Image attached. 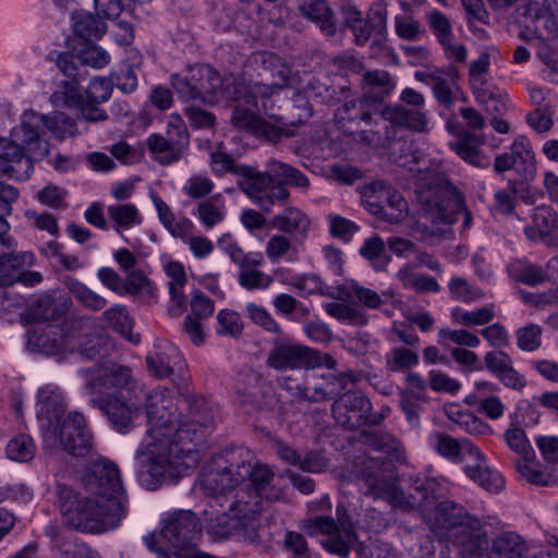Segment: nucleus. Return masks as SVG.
<instances>
[{
    "label": "nucleus",
    "mask_w": 558,
    "mask_h": 558,
    "mask_svg": "<svg viewBox=\"0 0 558 558\" xmlns=\"http://www.w3.org/2000/svg\"><path fill=\"white\" fill-rule=\"evenodd\" d=\"M12 248H0V275L14 274L34 264L35 257L31 252H15Z\"/></svg>",
    "instance_id": "54"
},
{
    "label": "nucleus",
    "mask_w": 558,
    "mask_h": 558,
    "mask_svg": "<svg viewBox=\"0 0 558 558\" xmlns=\"http://www.w3.org/2000/svg\"><path fill=\"white\" fill-rule=\"evenodd\" d=\"M478 558H543L532 554L531 543L512 530L495 534L489 541L488 548Z\"/></svg>",
    "instance_id": "23"
},
{
    "label": "nucleus",
    "mask_w": 558,
    "mask_h": 558,
    "mask_svg": "<svg viewBox=\"0 0 558 558\" xmlns=\"http://www.w3.org/2000/svg\"><path fill=\"white\" fill-rule=\"evenodd\" d=\"M312 349L298 343H281L269 353L267 364L275 369L308 368Z\"/></svg>",
    "instance_id": "28"
},
{
    "label": "nucleus",
    "mask_w": 558,
    "mask_h": 558,
    "mask_svg": "<svg viewBox=\"0 0 558 558\" xmlns=\"http://www.w3.org/2000/svg\"><path fill=\"white\" fill-rule=\"evenodd\" d=\"M41 118L43 126L59 141H63L66 137H74L78 133L75 121L64 112L52 111L48 114H41Z\"/></svg>",
    "instance_id": "47"
},
{
    "label": "nucleus",
    "mask_w": 558,
    "mask_h": 558,
    "mask_svg": "<svg viewBox=\"0 0 558 558\" xmlns=\"http://www.w3.org/2000/svg\"><path fill=\"white\" fill-rule=\"evenodd\" d=\"M530 238L537 236L547 244L558 238V215L549 207H537L532 217V227L525 229Z\"/></svg>",
    "instance_id": "34"
},
{
    "label": "nucleus",
    "mask_w": 558,
    "mask_h": 558,
    "mask_svg": "<svg viewBox=\"0 0 558 558\" xmlns=\"http://www.w3.org/2000/svg\"><path fill=\"white\" fill-rule=\"evenodd\" d=\"M100 409L111 425L120 433H125L132 426L133 418L138 414L141 404L132 395L113 396L111 399L92 403Z\"/></svg>",
    "instance_id": "26"
},
{
    "label": "nucleus",
    "mask_w": 558,
    "mask_h": 558,
    "mask_svg": "<svg viewBox=\"0 0 558 558\" xmlns=\"http://www.w3.org/2000/svg\"><path fill=\"white\" fill-rule=\"evenodd\" d=\"M146 366L150 376L163 379L173 374L175 367L183 366L179 349L168 340H157L146 355Z\"/></svg>",
    "instance_id": "25"
},
{
    "label": "nucleus",
    "mask_w": 558,
    "mask_h": 558,
    "mask_svg": "<svg viewBox=\"0 0 558 558\" xmlns=\"http://www.w3.org/2000/svg\"><path fill=\"white\" fill-rule=\"evenodd\" d=\"M400 405L404 411L408 420L414 423L418 418V410L421 405L427 401L425 392L415 391L413 389H400Z\"/></svg>",
    "instance_id": "62"
},
{
    "label": "nucleus",
    "mask_w": 558,
    "mask_h": 558,
    "mask_svg": "<svg viewBox=\"0 0 558 558\" xmlns=\"http://www.w3.org/2000/svg\"><path fill=\"white\" fill-rule=\"evenodd\" d=\"M221 250L239 266H260L263 257L259 254L245 253L242 247L234 241L230 234H225L218 240Z\"/></svg>",
    "instance_id": "49"
},
{
    "label": "nucleus",
    "mask_w": 558,
    "mask_h": 558,
    "mask_svg": "<svg viewBox=\"0 0 558 558\" xmlns=\"http://www.w3.org/2000/svg\"><path fill=\"white\" fill-rule=\"evenodd\" d=\"M41 126V114L28 110L22 114L20 125L11 132V138L34 160H40L49 154V143L43 140L39 133Z\"/></svg>",
    "instance_id": "19"
},
{
    "label": "nucleus",
    "mask_w": 558,
    "mask_h": 558,
    "mask_svg": "<svg viewBox=\"0 0 558 558\" xmlns=\"http://www.w3.org/2000/svg\"><path fill=\"white\" fill-rule=\"evenodd\" d=\"M88 495L63 484L57 494L63 524L74 531L99 534L114 529L125 517L126 496L117 465L101 460L93 463L82 478Z\"/></svg>",
    "instance_id": "2"
},
{
    "label": "nucleus",
    "mask_w": 558,
    "mask_h": 558,
    "mask_svg": "<svg viewBox=\"0 0 558 558\" xmlns=\"http://www.w3.org/2000/svg\"><path fill=\"white\" fill-rule=\"evenodd\" d=\"M323 383L316 384L312 388L311 402H320L333 398L345 389L349 381L359 380V375L353 372L335 373L328 372L322 375Z\"/></svg>",
    "instance_id": "32"
},
{
    "label": "nucleus",
    "mask_w": 558,
    "mask_h": 558,
    "mask_svg": "<svg viewBox=\"0 0 558 558\" xmlns=\"http://www.w3.org/2000/svg\"><path fill=\"white\" fill-rule=\"evenodd\" d=\"M303 529L312 535L326 534L324 547L341 557H347L350 553V546L354 539V534L350 527L344 525L341 529L328 517H315L303 522Z\"/></svg>",
    "instance_id": "20"
},
{
    "label": "nucleus",
    "mask_w": 558,
    "mask_h": 558,
    "mask_svg": "<svg viewBox=\"0 0 558 558\" xmlns=\"http://www.w3.org/2000/svg\"><path fill=\"white\" fill-rule=\"evenodd\" d=\"M447 128L457 137L449 146L460 158L477 168L487 167L486 158L481 155V147L484 145L481 135L466 131L454 122H448Z\"/></svg>",
    "instance_id": "27"
},
{
    "label": "nucleus",
    "mask_w": 558,
    "mask_h": 558,
    "mask_svg": "<svg viewBox=\"0 0 558 558\" xmlns=\"http://www.w3.org/2000/svg\"><path fill=\"white\" fill-rule=\"evenodd\" d=\"M359 481L364 495L374 499H385L392 507L400 509L410 507V501L399 487L397 475L386 463L374 458L367 460L359 475Z\"/></svg>",
    "instance_id": "11"
},
{
    "label": "nucleus",
    "mask_w": 558,
    "mask_h": 558,
    "mask_svg": "<svg viewBox=\"0 0 558 558\" xmlns=\"http://www.w3.org/2000/svg\"><path fill=\"white\" fill-rule=\"evenodd\" d=\"M181 403L189 411L184 421L178 420L179 404L169 390L154 389L147 395L149 428L135 454L138 480L147 489L175 480L197 464V448L213 423V411L198 397H186Z\"/></svg>",
    "instance_id": "1"
},
{
    "label": "nucleus",
    "mask_w": 558,
    "mask_h": 558,
    "mask_svg": "<svg viewBox=\"0 0 558 558\" xmlns=\"http://www.w3.org/2000/svg\"><path fill=\"white\" fill-rule=\"evenodd\" d=\"M364 442L374 450L387 454L393 461L403 462L405 459L402 444L390 434L384 432L366 433Z\"/></svg>",
    "instance_id": "42"
},
{
    "label": "nucleus",
    "mask_w": 558,
    "mask_h": 558,
    "mask_svg": "<svg viewBox=\"0 0 558 558\" xmlns=\"http://www.w3.org/2000/svg\"><path fill=\"white\" fill-rule=\"evenodd\" d=\"M363 96L373 104H378L395 88L391 75L384 70L367 71L362 78Z\"/></svg>",
    "instance_id": "35"
},
{
    "label": "nucleus",
    "mask_w": 558,
    "mask_h": 558,
    "mask_svg": "<svg viewBox=\"0 0 558 558\" xmlns=\"http://www.w3.org/2000/svg\"><path fill=\"white\" fill-rule=\"evenodd\" d=\"M339 300L355 298L368 308H378L383 304L381 296L374 290L360 286L355 281H345L339 286Z\"/></svg>",
    "instance_id": "48"
},
{
    "label": "nucleus",
    "mask_w": 558,
    "mask_h": 558,
    "mask_svg": "<svg viewBox=\"0 0 558 558\" xmlns=\"http://www.w3.org/2000/svg\"><path fill=\"white\" fill-rule=\"evenodd\" d=\"M459 76V70L453 64L444 68L427 66L414 73V78L429 85L435 99L445 107H450L460 92Z\"/></svg>",
    "instance_id": "18"
},
{
    "label": "nucleus",
    "mask_w": 558,
    "mask_h": 558,
    "mask_svg": "<svg viewBox=\"0 0 558 558\" xmlns=\"http://www.w3.org/2000/svg\"><path fill=\"white\" fill-rule=\"evenodd\" d=\"M417 364V353L404 347L393 348L386 354V368L389 372H405Z\"/></svg>",
    "instance_id": "57"
},
{
    "label": "nucleus",
    "mask_w": 558,
    "mask_h": 558,
    "mask_svg": "<svg viewBox=\"0 0 558 558\" xmlns=\"http://www.w3.org/2000/svg\"><path fill=\"white\" fill-rule=\"evenodd\" d=\"M271 225L284 233L305 235L310 230L311 220L299 208L287 207L272 218Z\"/></svg>",
    "instance_id": "40"
},
{
    "label": "nucleus",
    "mask_w": 558,
    "mask_h": 558,
    "mask_svg": "<svg viewBox=\"0 0 558 558\" xmlns=\"http://www.w3.org/2000/svg\"><path fill=\"white\" fill-rule=\"evenodd\" d=\"M468 460L473 463H466L464 473L473 482L488 492L498 493L504 488L505 482L499 473L490 471L486 460L476 446V453H469Z\"/></svg>",
    "instance_id": "29"
},
{
    "label": "nucleus",
    "mask_w": 558,
    "mask_h": 558,
    "mask_svg": "<svg viewBox=\"0 0 558 558\" xmlns=\"http://www.w3.org/2000/svg\"><path fill=\"white\" fill-rule=\"evenodd\" d=\"M264 62L270 64L272 80L269 83H255L253 85L247 83V86H250L255 95V101L257 100V96L268 98L278 93L288 85L291 76V69L279 58L269 54L267 59H264Z\"/></svg>",
    "instance_id": "31"
},
{
    "label": "nucleus",
    "mask_w": 558,
    "mask_h": 558,
    "mask_svg": "<svg viewBox=\"0 0 558 558\" xmlns=\"http://www.w3.org/2000/svg\"><path fill=\"white\" fill-rule=\"evenodd\" d=\"M510 155L514 161V170L525 180L532 179L536 167L530 142L525 137L517 138L511 145Z\"/></svg>",
    "instance_id": "41"
},
{
    "label": "nucleus",
    "mask_w": 558,
    "mask_h": 558,
    "mask_svg": "<svg viewBox=\"0 0 558 558\" xmlns=\"http://www.w3.org/2000/svg\"><path fill=\"white\" fill-rule=\"evenodd\" d=\"M50 101L54 107L77 108L83 101L77 83L74 81L64 83L63 89L52 94Z\"/></svg>",
    "instance_id": "64"
},
{
    "label": "nucleus",
    "mask_w": 558,
    "mask_h": 558,
    "mask_svg": "<svg viewBox=\"0 0 558 558\" xmlns=\"http://www.w3.org/2000/svg\"><path fill=\"white\" fill-rule=\"evenodd\" d=\"M68 312L65 302H58L50 295H41L28 307V316L33 320H54Z\"/></svg>",
    "instance_id": "45"
},
{
    "label": "nucleus",
    "mask_w": 558,
    "mask_h": 558,
    "mask_svg": "<svg viewBox=\"0 0 558 558\" xmlns=\"http://www.w3.org/2000/svg\"><path fill=\"white\" fill-rule=\"evenodd\" d=\"M451 317L456 323L465 327L482 326L493 320L495 313L492 307H481L470 312L453 308Z\"/></svg>",
    "instance_id": "60"
},
{
    "label": "nucleus",
    "mask_w": 558,
    "mask_h": 558,
    "mask_svg": "<svg viewBox=\"0 0 558 558\" xmlns=\"http://www.w3.org/2000/svg\"><path fill=\"white\" fill-rule=\"evenodd\" d=\"M211 170L215 174L222 177L230 172L238 177L239 189L252 201L265 202V198L257 195L260 192L264 178L258 170L251 166L235 163L233 158L226 153L216 151L210 155Z\"/></svg>",
    "instance_id": "17"
},
{
    "label": "nucleus",
    "mask_w": 558,
    "mask_h": 558,
    "mask_svg": "<svg viewBox=\"0 0 558 558\" xmlns=\"http://www.w3.org/2000/svg\"><path fill=\"white\" fill-rule=\"evenodd\" d=\"M445 413L451 422L456 423L468 434L474 436H487L493 434V429L487 423L472 413L461 410L458 404H447L445 407Z\"/></svg>",
    "instance_id": "38"
},
{
    "label": "nucleus",
    "mask_w": 558,
    "mask_h": 558,
    "mask_svg": "<svg viewBox=\"0 0 558 558\" xmlns=\"http://www.w3.org/2000/svg\"><path fill=\"white\" fill-rule=\"evenodd\" d=\"M81 375L90 403L101 402L113 396L132 395L136 386L129 367L111 362L83 368Z\"/></svg>",
    "instance_id": "8"
},
{
    "label": "nucleus",
    "mask_w": 558,
    "mask_h": 558,
    "mask_svg": "<svg viewBox=\"0 0 558 558\" xmlns=\"http://www.w3.org/2000/svg\"><path fill=\"white\" fill-rule=\"evenodd\" d=\"M430 441L439 456L454 463L468 461L469 453H476V446L466 438L456 439L447 434L436 433Z\"/></svg>",
    "instance_id": "30"
},
{
    "label": "nucleus",
    "mask_w": 558,
    "mask_h": 558,
    "mask_svg": "<svg viewBox=\"0 0 558 558\" xmlns=\"http://www.w3.org/2000/svg\"><path fill=\"white\" fill-rule=\"evenodd\" d=\"M66 287L72 292V294L87 308L92 311L102 310L107 301L101 295L95 293L90 289H88L85 284L80 282L74 278H68Z\"/></svg>",
    "instance_id": "56"
},
{
    "label": "nucleus",
    "mask_w": 558,
    "mask_h": 558,
    "mask_svg": "<svg viewBox=\"0 0 558 558\" xmlns=\"http://www.w3.org/2000/svg\"><path fill=\"white\" fill-rule=\"evenodd\" d=\"M36 446L31 436L19 434L12 437L5 448L7 457L20 463H25L35 457Z\"/></svg>",
    "instance_id": "53"
},
{
    "label": "nucleus",
    "mask_w": 558,
    "mask_h": 558,
    "mask_svg": "<svg viewBox=\"0 0 558 558\" xmlns=\"http://www.w3.org/2000/svg\"><path fill=\"white\" fill-rule=\"evenodd\" d=\"M504 440L509 449L519 457L518 459L535 458V452L522 428H508L504 433Z\"/></svg>",
    "instance_id": "58"
},
{
    "label": "nucleus",
    "mask_w": 558,
    "mask_h": 558,
    "mask_svg": "<svg viewBox=\"0 0 558 558\" xmlns=\"http://www.w3.org/2000/svg\"><path fill=\"white\" fill-rule=\"evenodd\" d=\"M74 341L76 343L75 350H77L82 356L89 360L105 356L109 352V339L102 335H92L85 342H81L80 335L75 330Z\"/></svg>",
    "instance_id": "55"
},
{
    "label": "nucleus",
    "mask_w": 558,
    "mask_h": 558,
    "mask_svg": "<svg viewBox=\"0 0 558 558\" xmlns=\"http://www.w3.org/2000/svg\"><path fill=\"white\" fill-rule=\"evenodd\" d=\"M416 195L421 205L416 225L425 235L442 234L460 218L463 230L472 226L473 218L461 193L434 170L421 173Z\"/></svg>",
    "instance_id": "4"
},
{
    "label": "nucleus",
    "mask_w": 558,
    "mask_h": 558,
    "mask_svg": "<svg viewBox=\"0 0 558 558\" xmlns=\"http://www.w3.org/2000/svg\"><path fill=\"white\" fill-rule=\"evenodd\" d=\"M326 312L339 320H347L354 325L366 324L364 313L357 307L349 304L331 302L326 305Z\"/></svg>",
    "instance_id": "63"
},
{
    "label": "nucleus",
    "mask_w": 558,
    "mask_h": 558,
    "mask_svg": "<svg viewBox=\"0 0 558 558\" xmlns=\"http://www.w3.org/2000/svg\"><path fill=\"white\" fill-rule=\"evenodd\" d=\"M239 476L244 482V487L238 493L247 492L251 497H246L250 501L248 508L257 504V515L263 511V501H278L283 497L282 488L276 483L275 473L267 465L242 462Z\"/></svg>",
    "instance_id": "13"
},
{
    "label": "nucleus",
    "mask_w": 558,
    "mask_h": 558,
    "mask_svg": "<svg viewBox=\"0 0 558 558\" xmlns=\"http://www.w3.org/2000/svg\"><path fill=\"white\" fill-rule=\"evenodd\" d=\"M241 465L233 464L219 457L207 463L202 471L201 486L208 495H223L242 482L239 476Z\"/></svg>",
    "instance_id": "22"
},
{
    "label": "nucleus",
    "mask_w": 558,
    "mask_h": 558,
    "mask_svg": "<svg viewBox=\"0 0 558 558\" xmlns=\"http://www.w3.org/2000/svg\"><path fill=\"white\" fill-rule=\"evenodd\" d=\"M74 338L75 330L72 324L47 325L29 330L26 344L32 352L57 355L74 351L76 347Z\"/></svg>",
    "instance_id": "15"
},
{
    "label": "nucleus",
    "mask_w": 558,
    "mask_h": 558,
    "mask_svg": "<svg viewBox=\"0 0 558 558\" xmlns=\"http://www.w3.org/2000/svg\"><path fill=\"white\" fill-rule=\"evenodd\" d=\"M494 522L499 523L493 517L477 518L452 501H442L434 511L430 529L440 541L459 546L464 558H478L489 544L485 526Z\"/></svg>",
    "instance_id": "5"
},
{
    "label": "nucleus",
    "mask_w": 558,
    "mask_h": 558,
    "mask_svg": "<svg viewBox=\"0 0 558 558\" xmlns=\"http://www.w3.org/2000/svg\"><path fill=\"white\" fill-rule=\"evenodd\" d=\"M123 294H130L143 302L150 303L155 301L156 287L143 271L132 270L128 272L123 281Z\"/></svg>",
    "instance_id": "43"
},
{
    "label": "nucleus",
    "mask_w": 558,
    "mask_h": 558,
    "mask_svg": "<svg viewBox=\"0 0 558 558\" xmlns=\"http://www.w3.org/2000/svg\"><path fill=\"white\" fill-rule=\"evenodd\" d=\"M201 534L199 519L190 510L175 511L165 520L162 536L172 546L173 558H213L197 548Z\"/></svg>",
    "instance_id": "10"
},
{
    "label": "nucleus",
    "mask_w": 558,
    "mask_h": 558,
    "mask_svg": "<svg viewBox=\"0 0 558 558\" xmlns=\"http://www.w3.org/2000/svg\"><path fill=\"white\" fill-rule=\"evenodd\" d=\"M300 11L304 17L315 23L326 36L337 32L333 13L324 0H303Z\"/></svg>",
    "instance_id": "36"
},
{
    "label": "nucleus",
    "mask_w": 558,
    "mask_h": 558,
    "mask_svg": "<svg viewBox=\"0 0 558 558\" xmlns=\"http://www.w3.org/2000/svg\"><path fill=\"white\" fill-rule=\"evenodd\" d=\"M257 266H243L239 271V283L247 290H265L274 281L272 277L256 269Z\"/></svg>",
    "instance_id": "59"
},
{
    "label": "nucleus",
    "mask_w": 558,
    "mask_h": 558,
    "mask_svg": "<svg viewBox=\"0 0 558 558\" xmlns=\"http://www.w3.org/2000/svg\"><path fill=\"white\" fill-rule=\"evenodd\" d=\"M557 34L556 23L550 16L543 14L537 15L532 25L526 26L522 33V38L529 41L549 43Z\"/></svg>",
    "instance_id": "51"
},
{
    "label": "nucleus",
    "mask_w": 558,
    "mask_h": 558,
    "mask_svg": "<svg viewBox=\"0 0 558 558\" xmlns=\"http://www.w3.org/2000/svg\"><path fill=\"white\" fill-rule=\"evenodd\" d=\"M65 402L60 388L47 385L38 390L37 418L43 434L44 449L59 450L75 457L86 456L93 449L92 434L82 413L71 412L63 420Z\"/></svg>",
    "instance_id": "3"
},
{
    "label": "nucleus",
    "mask_w": 558,
    "mask_h": 558,
    "mask_svg": "<svg viewBox=\"0 0 558 558\" xmlns=\"http://www.w3.org/2000/svg\"><path fill=\"white\" fill-rule=\"evenodd\" d=\"M165 271L170 278L169 291L171 295V305L169 307V314L171 316L180 315L186 304V296L183 292V288L187 281L184 266L180 262H169L165 265Z\"/></svg>",
    "instance_id": "33"
},
{
    "label": "nucleus",
    "mask_w": 558,
    "mask_h": 558,
    "mask_svg": "<svg viewBox=\"0 0 558 558\" xmlns=\"http://www.w3.org/2000/svg\"><path fill=\"white\" fill-rule=\"evenodd\" d=\"M107 211L118 232L121 229H131L142 223L140 211L132 204L110 205Z\"/></svg>",
    "instance_id": "50"
},
{
    "label": "nucleus",
    "mask_w": 558,
    "mask_h": 558,
    "mask_svg": "<svg viewBox=\"0 0 558 558\" xmlns=\"http://www.w3.org/2000/svg\"><path fill=\"white\" fill-rule=\"evenodd\" d=\"M189 133L184 121L178 114L170 116L165 135L151 134L147 147L161 165H170L183 157L189 146Z\"/></svg>",
    "instance_id": "14"
},
{
    "label": "nucleus",
    "mask_w": 558,
    "mask_h": 558,
    "mask_svg": "<svg viewBox=\"0 0 558 558\" xmlns=\"http://www.w3.org/2000/svg\"><path fill=\"white\" fill-rule=\"evenodd\" d=\"M258 173L263 175L264 183L257 195L265 198V202L253 203L266 214L271 213L277 203L284 204L289 199L290 193L283 185L289 184L301 189H307L310 185L308 179L300 170L274 159L267 162L266 171H258Z\"/></svg>",
    "instance_id": "9"
},
{
    "label": "nucleus",
    "mask_w": 558,
    "mask_h": 558,
    "mask_svg": "<svg viewBox=\"0 0 558 558\" xmlns=\"http://www.w3.org/2000/svg\"><path fill=\"white\" fill-rule=\"evenodd\" d=\"M371 401L360 391L347 392L332 404L336 420L349 428H355L365 423L375 424L376 421L371 417Z\"/></svg>",
    "instance_id": "21"
},
{
    "label": "nucleus",
    "mask_w": 558,
    "mask_h": 558,
    "mask_svg": "<svg viewBox=\"0 0 558 558\" xmlns=\"http://www.w3.org/2000/svg\"><path fill=\"white\" fill-rule=\"evenodd\" d=\"M295 287L307 293V294H315L319 293L322 295L332 298V299H339V287L333 288L325 284L322 279L316 275H304L301 278L298 279Z\"/></svg>",
    "instance_id": "61"
},
{
    "label": "nucleus",
    "mask_w": 558,
    "mask_h": 558,
    "mask_svg": "<svg viewBox=\"0 0 558 558\" xmlns=\"http://www.w3.org/2000/svg\"><path fill=\"white\" fill-rule=\"evenodd\" d=\"M397 276L403 287L413 289L416 292L425 293L439 291V284L434 278L414 274L413 267L410 264L401 268Z\"/></svg>",
    "instance_id": "52"
},
{
    "label": "nucleus",
    "mask_w": 558,
    "mask_h": 558,
    "mask_svg": "<svg viewBox=\"0 0 558 558\" xmlns=\"http://www.w3.org/2000/svg\"><path fill=\"white\" fill-rule=\"evenodd\" d=\"M361 197L366 209L389 223H399L408 215V203L390 185L376 181L365 185Z\"/></svg>",
    "instance_id": "12"
},
{
    "label": "nucleus",
    "mask_w": 558,
    "mask_h": 558,
    "mask_svg": "<svg viewBox=\"0 0 558 558\" xmlns=\"http://www.w3.org/2000/svg\"><path fill=\"white\" fill-rule=\"evenodd\" d=\"M238 102L233 110L231 122L233 126L239 130H245L255 134H268L270 125L266 123L259 116L253 112L250 108L242 107L246 105L248 107H256L255 104H246L244 99L235 100Z\"/></svg>",
    "instance_id": "39"
},
{
    "label": "nucleus",
    "mask_w": 558,
    "mask_h": 558,
    "mask_svg": "<svg viewBox=\"0 0 558 558\" xmlns=\"http://www.w3.org/2000/svg\"><path fill=\"white\" fill-rule=\"evenodd\" d=\"M387 29V14L385 11H375L367 20L360 21L351 31L354 34L355 43L364 45L373 32L380 36L378 41L383 38Z\"/></svg>",
    "instance_id": "46"
},
{
    "label": "nucleus",
    "mask_w": 558,
    "mask_h": 558,
    "mask_svg": "<svg viewBox=\"0 0 558 558\" xmlns=\"http://www.w3.org/2000/svg\"><path fill=\"white\" fill-rule=\"evenodd\" d=\"M33 158L12 138H0V178L26 180L33 171Z\"/></svg>",
    "instance_id": "24"
},
{
    "label": "nucleus",
    "mask_w": 558,
    "mask_h": 558,
    "mask_svg": "<svg viewBox=\"0 0 558 558\" xmlns=\"http://www.w3.org/2000/svg\"><path fill=\"white\" fill-rule=\"evenodd\" d=\"M104 319L117 332L128 339L132 343H138L141 337L138 333H133V320L125 306L114 305L106 310L102 314Z\"/></svg>",
    "instance_id": "44"
},
{
    "label": "nucleus",
    "mask_w": 558,
    "mask_h": 558,
    "mask_svg": "<svg viewBox=\"0 0 558 558\" xmlns=\"http://www.w3.org/2000/svg\"><path fill=\"white\" fill-rule=\"evenodd\" d=\"M251 497L247 492L236 493L235 500L230 505L227 512L216 517L209 514L207 531L216 539L234 537L242 542L255 543L259 539L258 530L260 526L257 517V504L248 508Z\"/></svg>",
    "instance_id": "7"
},
{
    "label": "nucleus",
    "mask_w": 558,
    "mask_h": 558,
    "mask_svg": "<svg viewBox=\"0 0 558 558\" xmlns=\"http://www.w3.org/2000/svg\"><path fill=\"white\" fill-rule=\"evenodd\" d=\"M377 106L362 96L361 99H348L337 109L336 118L345 126V123L363 121L368 123Z\"/></svg>",
    "instance_id": "37"
},
{
    "label": "nucleus",
    "mask_w": 558,
    "mask_h": 558,
    "mask_svg": "<svg viewBox=\"0 0 558 558\" xmlns=\"http://www.w3.org/2000/svg\"><path fill=\"white\" fill-rule=\"evenodd\" d=\"M173 89L186 100L215 101L219 98L244 99L255 104V95L242 76L229 75L221 78L209 65L191 66L185 76L171 75Z\"/></svg>",
    "instance_id": "6"
},
{
    "label": "nucleus",
    "mask_w": 558,
    "mask_h": 558,
    "mask_svg": "<svg viewBox=\"0 0 558 558\" xmlns=\"http://www.w3.org/2000/svg\"><path fill=\"white\" fill-rule=\"evenodd\" d=\"M400 104L388 108L386 119L391 124L416 132H427V116L424 111L425 96L412 87L404 88L400 94Z\"/></svg>",
    "instance_id": "16"
}]
</instances>
